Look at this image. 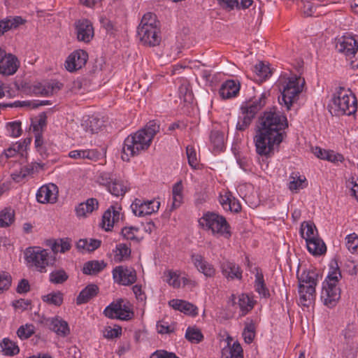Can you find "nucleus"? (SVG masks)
<instances>
[{"instance_id":"12","label":"nucleus","mask_w":358,"mask_h":358,"mask_svg":"<svg viewBox=\"0 0 358 358\" xmlns=\"http://www.w3.org/2000/svg\"><path fill=\"white\" fill-rule=\"evenodd\" d=\"M105 315L111 319L129 320L133 316L129 302L119 299L111 303L103 310Z\"/></svg>"},{"instance_id":"38","label":"nucleus","mask_w":358,"mask_h":358,"mask_svg":"<svg viewBox=\"0 0 358 358\" xmlns=\"http://www.w3.org/2000/svg\"><path fill=\"white\" fill-rule=\"evenodd\" d=\"M15 213L13 208L6 207L0 210V227L6 228L14 223Z\"/></svg>"},{"instance_id":"42","label":"nucleus","mask_w":358,"mask_h":358,"mask_svg":"<svg viewBox=\"0 0 358 358\" xmlns=\"http://www.w3.org/2000/svg\"><path fill=\"white\" fill-rule=\"evenodd\" d=\"M106 266L103 261H89L86 262L83 268V272L87 275H96L101 272Z\"/></svg>"},{"instance_id":"2","label":"nucleus","mask_w":358,"mask_h":358,"mask_svg":"<svg viewBox=\"0 0 358 358\" xmlns=\"http://www.w3.org/2000/svg\"><path fill=\"white\" fill-rule=\"evenodd\" d=\"M159 130V122L151 120L143 128L128 136L124 141L122 159L129 161L130 157L138 155L142 151L148 150Z\"/></svg>"},{"instance_id":"59","label":"nucleus","mask_w":358,"mask_h":358,"mask_svg":"<svg viewBox=\"0 0 358 358\" xmlns=\"http://www.w3.org/2000/svg\"><path fill=\"white\" fill-rule=\"evenodd\" d=\"M11 282V275L7 272L0 271V294L10 288Z\"/></svg>"},{"instance_id":"19","label":"nucleus","mask_w":358,"mask_h":358,"mask_svg":"<svg viewBox=\"0 0 358 358\" xmlns=\"http://www.w3.org/2000/svg\"><path fill=\"white\" fill-rule=\"evenodd\" d=\"M58 187L53 183L41 186L36 193V199L39 203H54L57 199Z\"/></svg>"},{"instance_id":"60","label":"nucleus","mask_w":358,"mask_h":358,"mask_svg":"<svg viewBox=\"0 0 358 358\" xmlns=\"http://www.w3.org/2000/svg\"><path fill=\"white\" fill-rule=\"evenodd\" d=\"M243 337L246 343H251L255 338V326L253 324H248L243 329Z\"/></svg>"},{"instance_id":"39","label":"nucleus","mask_w":358,"mask_h":358,"mask_svg":"<svg viewBox=\"0 0 358 358\" xmlns=\"http://www.w3.org/2000/svg\"><path fill=\"white\" fill-rule=\"evenodd\" d=\"M20 352L17 345L8 338H4L0 342V352L5 356H14Z\"/></svg>"},{"instance_id":"45","label":"nucleus","mask_w":358,"mask_h":358,"mask_svg":"<svg viewBox=\"0 0 358 358\" xmlns=\"http://www.w3.org/2000/svg\"><path fill=\"white\" fill-rule=\"evenodd\" d=\"M101 245V241L97 239H80L77 243V248L82 252H92Z\"/></svg>"},{"instance_id":"47","label":"nucleus","mask_w":358,"mask_h":358,"mask_svg":"<svg viewBox=\"0 0 358 358\" xmlns=\"http://www.w3.org/2000/svg\"><path fill=\"white\" fill-rule=\"evenodd\" d=\"M210 143L215 151H221L224 148V134L218 131H213L210 135Z\"/></svg>"},{"instance_id":"61","label":"nucleus","mask_w":358,"mask_h":358,"mask_svg":"<svg viewBox=\"0 0 358 358\" xmlns=\"http://www.w3.org/2000/svg\"><path fill=\"white\" fill-rule=\"evenodd\" d=\"M68 278L66 273L62 271H55L50 274V280L56 284L62 283Z\"/></svg>"},{"instance_id":"62","label":"nucleus","mask_w":358,"mask_h":358,"mask_svg":"<svg viewBox=\"0 0 358 358\" xmlns=\"http://www.w3.org/2000/svg\"><path fill=\"white\" fill-rule=\"evenodd\" d=\"M307 186V180H290L287 184L289 189L292 193H297L300 189H302Z\"/></svg>"},{"instance_id":"24","label":"nucleus","mask_w":358,"mask_h":358,"mask_svg":"<svg viewBox=\"0 0 358 358\" xmlns=\"http://www.w3.org/2000/svg\"><path fill=\"white\" fill-rule=\"evenodd\" d=\"M99 208V202L96 199L90 198L86 201L78 204L75 209L77 217H86L93 211L96 210Z\"/></svg>"},{"instance_id":"6","label":"nucleus","mask_w":358,"mask_h":358,"mask_svg":"<svg viewBox=\"0 0 358 358\" xmlns=\"http://www.w3.org/2000/svg\"><path fill=\"white\" fill-rule=\"evenodd\" d=\"M335 264L336 267L331 266L328 275L322 283L320 296L324 305L329 308L336 306L341 298V289L337 282L341 278V274L336 263Z\"/></svg>"},{"instance_id":"23","label":"nucleus","mask_w":358,"mask_h":358,"mask_svg":"<svg viewBox=\"0 0 358 358\" xmlns=\"http://www.w3.org/2000/svg\"><path fill=\"white\" fill-rule=\"evenodd\" d=\"M240 89L241 85L238 81L227 80L222 84L219 94L222 99H231L238 96Z\"/></svg>"},{"instance_id":"57","label":"nucleus","mask_w":358,"mask_h":358,"mask_svg":"<svg viewBox=\"0 0 358 358\" xmlns=\"http://www.w3.org/2000/svg\"><path fill=\"white\" fill-rule=\"evenodd\" d=\"M35 331V327L31 324H26L19 327L17 331V335L21 340L27 339L31 337Z\"/></svg>"},{"instance_id":"22","label":"nucleus","mask_w":358,"mask_h":358,"mask_svg":"<svg viewBox=\"0 0 358 358\" xmlns=\"http://www.w3.org/2000/svg\"><path fill=\"white\" fill-rule=\"evenodd\" d=\"M220 203L225 210L238 213L241 206L238 199L232 194L227 190H223L220 194Z\"/></svg>"},{"instance_id":"9","label":"nucleus","mask_w":358,"mask_h":358,"mask_svg":"<svg viewBox=\"0 0 358 358\" xmlns=\"http://www.w3.org/2000/svg\"><path fill=\"white\" fill-rule=\"evenodd\" d=\"M304 85L305 80L301 76H292L287 78L282 85L280 103H283L287 110L290 109L292 103L298 99L303 91Z\"/></svg>"},{"instance_id":"10","label":"nucleus","mask_w":358,"mask_h":358,"mask_svg":"<svg viewBox=\"0 0 358 358\" xmlns=\"http://www.w3.org/2000/svg\"><path fill=\"white\" fill-rule=\"evenodd\" d=\"M24 257L29 266L41 273L46 271L50 263V253L47 250L40 247L28 248L24 252Z\"/></svg>"},{"instance_id":"52","label":"nucleus","mask_w":358,"mask_h":358,"mask_svg":"<svg viewBox=\"0 0 358 358\" xmlns=\"http://www.w3.org/2000/svg\"><path fill=\"white\" fill-rule=\"evenodd\" d=\"M358 332V326L356 323L352 322L347 324L343 331V334L348 343L357 339Z\"/></svg>"},{"instance_id":"35","label":"nucleus","mask_w":358,"mask_h":358,"mask_svg":"<svg viewBox=\"0 0 358 358\" xmlns=\"http://www.w3.org/2000/svg\"><path fill=\"white\" fill-rule=\"evenodd\" d=\"M299 232L301 236L305 239L306 242L319 236L315 225L311 222H302Z\"/></svg>"},{"instance_id":"31","label":"nucleus","mask_w":358,"mask_h":358,"mask_svg":"<svg viewBox=\"0 0 358 358\" xmlns=\"http://www.w3.org/2000/svg\"><path fill=\"white\" fill-rule=\"evenodd\" d=\"M256 273L255 275V279L254 282L255 289L259 294L261 297L268 298L270 296L269 290L266 285L264 275L261 269L259 268H255Z\"/></svg>"},{"instance_id":"46","label":"nucleus","mask_w":358,"mask_h":358,"mask_svg":"<svg viewBox=\"0 0 358 358\" xmlns=\"http://www.w3.org/2000/svg\"><path fill=\"white\" fill-rule=\"evenodd\" d=\"M59 89L57 83L53 84H47L43 85L41 83H38L34 86L33 91L36 94H40L41 96H49L52 94L57 90Z\"/></svg>"},{"instance_id":"40","label":"nucleus","mask_w":358,"mask_h":358,"mask_svg":"<svg viewBox=\"0 0 358 358\" xmlns=\"http://www.w3.org/2000/svg\"><path fill=\"white\" fill-rule=\"evenodd\" d=\"M103 125V122L99 118L92 116L83 120L81 124L82 128L87 133H97Z\"/></svg>"},{"instance_id":"15","label":"nucleus","mask_w":358,"mask_h":358,"mask_svg":"<svg viewBox=\"0 0 358 358\" xmlns=\"http://www.w3.org/2000/svg\"><path fill=\"white\" fill-rule=\"evenodd\" d=\"M88 54L83 50H76L71 53L65 62V67L69 72L82 69L87 63Z\"/></svg>"},{"instance_id":"48","label":"nucleus","mask_w":358,"mask_h":358,"mask_svg":"<svg viewBox=\"0 0 358 358\" xmlns=\"http://www.w3.org/2000/svg\"><path fill=\"white\" fill-rule=\"evenodd\" d=\"M156 329L157 333L159 334H171L175 332L176 325L173 322H168L165 320H162L157 322Z\"/></svg>"},{"instance_id":"29","label":"nucleus","mask_w":358,"mask_h":358,"mask_svg":"<svg viewBox=\"0 0 358 358\" xmlns=\"http://www.w3.org/2000/svg\"><path fill=\"white\" fill-rule=\"evenodd\" d=\"M222 274L228 279H241L242 271L239 266L231 262H224L220 266Z\"/></svg>"},{"instance_id":"18","label":"nucleus","mask_w":358,"mask_h":358,"mask_svg":"<svg viewBox=\"0 0 358 358\" xmlns=\"http://www.w3.org/2000/svg\"><path fill=\"white\" fill-rule=\"evenodd\" d=\"M122 207L118 205L110 206L103 213L102 217V227L106 231H110L114 224L118 222L122 217Z\"/></svg>"},{"instance_id":"25","label":"nucleus","mask_w":358,"mask_h":358,"mask_svg":"<svg viewBox=\"0 0 358 358\" xmlns=\"http://www.w3.org/2000/svg\"><path fill=\"white\" fill-rule=\"evenodd\" d=\"M20 61L14 55L6 58L0 64V74L9 76L15 74L20 67Z\"/></svg>"},{"instance_id":"17","label":"nucleus","mask_w":358,"mask_h":358,"mask_svg":"<svg viewBox=\"0 0 358 358\" xmlns=\"http://www.w3.org/2000/svg\"><path fill=\"white\" fill-rule=\"evenodd\" d=\"M191 262L199 272L206 278H213L216 273L214 266L199 253H192L190 255Z\"/></svg>"},{"instance_id":"34","label":"nucleus","mask_w":358,"mask_h":358,"mask_svg":"<svg viewBox=\"0 0 358 358\" xmlns=\"http://www.w3.org/2000/svg\"><path fill=\"white\" fill-rule=\"evenodd\" d=\"M43 169V164L39 163H31L22 166L19 173L12 174L13 176L22 178L27 176L34 177L35 175Z\"/></svg>"},{"instance_id":"56","label":"nucleus","mask_w":358,"mask_h":358,"mask_svg":"<svg viewBox=\"0 0 358 358\" xmlns=\"http://www.w3.org/2000/svg\"><path fill=\"white\" fill-rule=\"evenodd\" d=\"M43 301L48 304L60 306L63 302L62 294L59 292H52L43 296Z\"/></svg>"},{"instance_id":"28","label":"nucleus","mask_w":358,"mask_h":358,"mask_svg":"<svg viewBox=\"0 0 358 358\" xmlns=\"http://www.w3.org/2000/svg\"><path fill=\"white\" fill-rule=\"evenodd\" d=\"M50 329L58 336L66 337L70 334V329L67 322L59 317L49 319Z\"/></svg>"},{"instance_id":"58","label":"nucleus","mask_w":358,"mask_h":358,"mask_svg":"<svg viewBox=\"0 0 358 358\" xmlns=\"http://www.w3.org/2000/svg\"><path fill=\"white\" fill-rule=\"evenodd\" d=\"M103 336L108 339L117 338L122 334V327L118 325L106 327L103 331Z\"/></svg>"},{"instance_id":"7","label":"nucleus","mask_w":358,"mask_h":358,"mask_svg":"<svg viewBox=\"0 0 358 358\" xmlns=\"http://www.w3.org/2000/svg\"><path fill=\"white\" fill-rule=\"evenodd\" d=\"M199 222L204 230L210 231L214 236L229 238L231 235L230 226L226 219L217 213H206Z\"/></svg>"},{"instance_id":"53","label":"nucleus","mask_w":358,"mask_h":358,"mask_svg":"<svg viewBox=\"0 0 358 358\" xmlns=\"http://www.w3.org/2000/svg\"><path fill=\"white\" fill-rule=\"evenodd\" d=\"M4 155L6 158H11L17 156L24 157L25 155L22 151V145L17 144V142L11 144L7 149H5L2 156Z\"/></svg>"},{"instance_id":"14","label":"nucleus","mask_w":358,"mask_h":358,"mask_svg":"<svg viewBox=\"0 0 358 358\" xmlns=\"http://www.w3.org/2000/svg\"><path fill=\"white\" fill-rule=\"evenodd\" d=\"M112 273L114 282L123 286L131 285L137 279L136 271L131 267L117 266L113 268Z\"/></svg>"},{"instance_id":"49","label":"nucleus","mask_w":358,"mask_h":358,"mask_svg":"<svg viewBox=\"0 0 358 358\" xmlns=\"http://www.w3.org/2000/svg\"><path fill=\"white\" fill-rule=\"evenodd\" d=\"M71 243L69 238H60L54 241L51 249L54 253H64L71 249Z\"/></svg>"},{"instance_id":"5","label":"nucleus","mask_w":358,"mask_h":358,"mask_svg":"<svg viewBox=\"0 0 358 358\" xmlns=\"http://www.w3.org/2000/svg\"><path fill=\"white\" fill-rule=\"evenodd\" d=\"M269 96L270 92L265 90L259 96L241 105V115L236 124L238 130L243 131L251 124L257 113L266 105Z\"/></svg>"},{"instance_id":"37","label":"nucleus","mask_w":358,"mask_h":358,"mask_svg":"<svg viewBox=\"0 0 358 358\" xmlns=\"http://www.w3.org/2000/svg\"><path fill=\"white\" fill-rule=\"evenodd\" d=\"M183 185L181 180L174 184L172 188V204L170 210L178 208L182 203L183 199Z\"/></svg>"},{"instance_id":"13","label":"nucleus","mask_w":358,"mask_h":358,"mask_svg":"<svg viewBox=\"0 0 358 358\" xmlns=\"http://www.w3.org/2000/svg\"><path fill=\"white\" fill-rule=\"evenodd\" d=\"M160 206L159 201L135 199L131 205L132 212L136 216L144 217L158 211Z\"/></svg>"},{"instance_id":"63","label":"nucleus","mask_w":358,"mask_h":358,"mask_svg":"<svg viewBox=\"0 0 358 358\" xmlns=\"http://www.w3.org/2000/svg\"><path fill=\"white\" fill-rule=\"evenodd\" d=\"M138 232V229L135 227H125L122 229V235L127 240H134Z\"/></svg>"},{"instance_id":"43","label":"nucleus","mask_w":358,"mask_h":358,"mask_svg":"<svg viewBox=\"0 0 358 358\" xmlns=\"http://www.w3.org/2000/svg\"><path fill=\"white\" fill-rule=\"evenodd\" d=\"M254 73L258 78V80L263 82L272 74V71L268 64L259 62L254 66Z\"/></svg>"},{"instance_id":"8","label":"nucleus","mask_w":358,"mask_h":358,"mask_svg":"<svg viewBox=\"0 0 358 358\" xmlns=\"http://www.w3.org/2000/svg\"><path fill=\"white\" fill-rule=\"evenodd\" d=\"M317 277V274L314 271H306L299 278V303L301 306L308 307L313 302Z\"/></svg>"},{"instance_id":"64","label":"nucleus","mask_w":358,"mask_h":358,"mask_svg":"<svg viewBox=\"0 0 358 358\" xmlns=\"http://www.w3.org/2000/svg\"><path fill=\"white\" fill-rule=\"evenodd\" d=\"M150 358H179L173 352H170L164 350H157L152 352Z\"/></svg>"},{"instance_id":"4","label":"nucleus","mask_w":358,"mask_h":358,"mask_svg":"<svg viewBox=\"0 0 358 358\" xmlns=\"http://www.w3.org/2000/svg\"><path fill=\"white\" fill-rule=\"evenodd\" d=\"M138 35L145 45L154 47L161 42L160 22L155 14L147 13L143 16L138 27Z\"/></svg>"},{"instance_id":"50","label":"nucleus","mask_w":358,"mask_h":358,"mask_svg":"<svg viewBox=\"0 0 358 358\" xmlns=\"http://www.w3.org/2000/svg\"><path fill=\"white\" fill-rule=\"evenodd\" d=\"M130 254L131 250L126 244H117L115 250V260L117 262L124 261L129 257Z\"/></svg>"},{"instance_id":"11","label":"nucleus","mask_w":358,"mask_h":358,"mask_svg":"<svg viewBox=\"0 0 358 358\" xmlns=\"http://www.w3.org/2000/svg\"><path fill=\"white\" fill-rule=\"evenodd\" d=\"M336 49L346 56L352 68H358V43L354 37L343 36L336 44Z\"/></svg>"},{"instance_id":"30","label":"nucleus","mask_w":358,"mask_h":358,"mask_svg":"<svg viewBox=\"0 0 358 358\" xmlns=\"http://www.w3.org/2000/svg\"><path fill=\"white\" fill-rule=\"evenodd\" d=\"M169 304L175 310H180L185 314L190 315H196L198 314L197 308L186 301L172 299L169 302Z\"/></svg>"},{"instance_id":"33","label":"nucleus","mask_w":358,"mask_h":358,"mask_svg":"<svg viewBox=\"0 0 358 358\" xmlns=\"http://www.w3.org/2000/svg\"><path fill=\"white\" fill-rule=\"evenodd\" d=\"M222 358H243V351L241 344L238 342H234L230 345L228 342V346L222 350Z\"/></svg>"},{"instance_id":"36","label":"nucleus","mask_w":358,"mask_h":358,"mask_svg":"<svg viewBox=\"0 0 358 358\" xmlns=\"http://www.w3.org/2000/svg\"><path fill=\"white\" fill-rule=\"evenodd\" d=\"M99 288L96 285H88L80 292L76 299V303L78 305H80L87 303L89 300L97 294Z\"/></svg>"},{"instance_id":"32","label":"nucleus","mask_w":358,"mask_h":358,"mask_svg":"<svg viewBox=\"0 0 358 358\" xmlns=\"http://www.w3.org/2000/svg\"><path fill=\"white\" fill-rule=\"evenodd\" d=\"M306 243L308 252L315 256L321 255L327 251L325 243L319 236Z\"/></svg>"},{"instance_id":"26","label":"nucleus","mask_w":358,"mask_h":358,"mask_svg":"<svg viewBox=\"0 0 358 358\" xmlns=\"http://www.w3.org/2000/svg\"><path fill=\"white\" fill-rule=\"evenodd\" d=\"M68 155L74 159L96 161L99 158L100 153L96 149H78L70 151Z\"/></svg>"},{"instance_id":"51","label":"nucleus","mask_w":358,"mask_h":358,"mask_svg":"<svg viewBox=\"0 0 358 358\" xmlns=\"http://www.w3.org/2000/svg\"><path fill=\"white\" fill-rule=\"evenodd\" d=\"M185 338L191 343H199L203 340V336L198 328L189 327L185 332Z\"/></svg>"},{"instance_id":"3","label":"nucleus","mask_w":358,"mask_h":358,"mask_svg":"<svg viewBox=\"0 0 358 358\" xmlns=\"http://www.w3.org/2000/svg\"><path fill=\"white\" fill-rule=\"evenodd\" d=\"M329 106L331 113L335 115H350L357 112V100L350 90L339 87L334 93Z\"/></svg>"},{"instance_id":"41","label":"nucleus","mask_w":358,"mask_h":358,"mask_svg":"<svg viewBox=\"0 0 358 358\" xmlns=\"http://www.w3.org/2000/svg\"><path fill=\"white\" fill-rule=\"evenodd\" d=\"M106 188L108 192L115 196H123L127 191V187L124 180H110L107 182Z\"/></svg>"},{"instance_id":"1","label":"nucleus","mask_w":358,"mask_h":358,"mask_svg":"<svg viewBox=\"0 0 358 358\" xmlns=\"http://www.w3.org/2000/svg\"><path fill=\"white\" fill-rule=\"evenodd\" d=\"M287 127L286 115L277 108L265 110L259 117L257 130L254 136L257 154L266 158L273 156L286 137L285 129Z\"/></svg>"},{"instance_id":"44","label":"nucleus","mask_w":358,"mask_h":358,"mask_svg":"<svg viewBox=\"0 0 358 358\" xmlns=\"http://www.w3.org/2000/svg\"><path fill=\"white\" fill-rule=\"evenodd\" d=\"M164 280L173 288L180 287V272L179 271L166 270L164 272Z\"/></svg>"},{"instance_id":"21","label":"nucleus","mask_w":358,"mask_h":358,"mask_svg":"<svg viewBox=\"0 0 358 358\" xmlns=\"http://www.w3.org/2000/svg\"><path fill=\"white\" fill-rule=\"evenodd\" d=\"M311 152L317 158L334 164H338L344 160L343 155L334 150L323 149L318 146L312 147Z\"/></svg>"},{"instance_id":"20","label":"nucleus","mask_w":358,"mask_h":358,"mask_svg":"<svg viewBox=\"0 0 358 358\" xmlns=\"http://www.w3.org/2000/svg\"><path fill=\"white\" fill-rule=\"evenodd\" d=\"M77 38L85 43L90 42L94 36V28L92 22L87 19H81L76 22Z\"/></svg>"},{"instance_id":"54","label":"nucleus","mask_w":358,"mask_h":358,"mask_svg":"<svg viewBox=\"0 0 358 358\" xmlns=\"http://www.w3.org/2000/svg\"><path fill=\"white\" fill-rule=\"evenodd\" d=\"M7 134L13 138L20 136L22 134L21 122L20 121H14L6 124Z\"/></svg>"},{"instance_id":"55","label":"nucleus","mask_w":358,"mask_h":358,"mask_svg":"<svg viewBox=\"0 0 358 358\" xmlns=\"http://www.w3.org/2000/svg\"><path fill=\"white\" fill-rule=\"evenodd\" d=\"M345 245L351 253L358 252V235L352 233L345 237Z\"/></svg>"},{"instance_id":"16","label":"nucleus","mask_w":358,"mask_h":358,"mask_svg":"<svg viewBox=\"0 0 358 358\" xmlns=\"http://www.w3.org/2000/svg\"><path fill=\"white\" fill-rule=\"evenodd\" d=\"M228 303L232 306H237L240 310V315L245 316L254 308L255 301L252 296L241 294L238 296L232 294Z\"/></svg>"},{"instance_id":"27","label":"nucleus","mask_w":358,"mask_h":358,"mask_svg":"<svg viewBox=\"0 0 358 358\" xmlns=\"http://www.w3.org/2000/svg\"><path fill=\"white\" fill-rule=\"evenodd\" d=\"M186 155L188 163L194 173L190 174L191 178H196L202 176V174L196 173L197 170H200L201 172H206V170L200 169L201 164L197 158L196 151L194 145H189L186 147Z\"/></svg>"}]
</instances>
